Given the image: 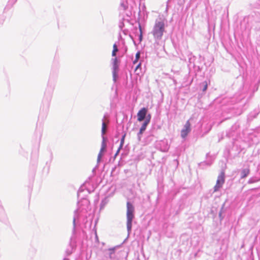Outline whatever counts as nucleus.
<instances>
[{
	"label": "nucleus",
	"mask_w": 260,
	"mask_h": 260,
	"mask_svg": "<svg viewBox=\"0 0 260 260\" xmlns=\"http://www.w3.org/2000/svg\"><path fill=\"white\" fill-rule=\"evenodd\" d=\"M127 211H126V218H127V229L128 231H130L132 227V221L134 217V207L133 205L129 202L126 203Z\"/></svg>",
	"instance_id": "f257e3e1"
},
{
	"label": "nucleus",
	"mask_w": 260,
	"mask_h": 260,
	"mask_svg": "<svg viewBox=\"0 0 260 260\" xmlns=\"http://www.w3.org/2000/svg\"><path fill=\"white\" fill-rule=\"evenodd\" d=\"M165 31V23L162 21L156 22L154 26L153 35L155 38L160 39Z\"/></svg>",
	"instance_id": "f03ea898"
},
{
	"label": "nucleus",
	"mask_w": 260,
	"mask_h": 260,
	"mask_svg": "<svg viewBox=\"0 0 260 260\" xmlns=\"http://www.w3.org/2000/svg\"><path fill=\"white\" fill-rule=\"evenodd\" d=\"M224 182V173L222 172L218 176L216 185L214 186V191H217L221 187Z\"/></svg>",
	"instance_id": "7ed1b4c3"
},
{
	"label": "nucleus",
	"mask_w": 260,
	"mask_h": 260,
	"mask_svg": "<svg viewBox=\"0 0 260 260\" xmlns=\"http://www.w3.org/2000/svg\"><path fill=\"white\" fill-rule=\"evenodd\" d=\"M190 122L188 120L187 121L184 125V128L181 132V136L183 138H185L190 132Z\"/></svg>",
	"instance_id": "20e7f679"
},
{
	"label": "nucleus",
	"mask_w": 260,
	"mask_h": 260,
	"mask_svg": "<svg viewBox=\"0 0 260 260\" xmlns=\"http://www.w3.org/2000/svg\"><path fill=\"white\" fill-rule=\"evenodd\" d=\"M148 110L146 108H143L139 110L137 113V120L139 121H142L145 119Z\"/></svg>",
	"instance_id": "39448f33"
},
{
	"label": "nucleus",
	"mask_w": 260,
	"mask_h": 260,
	"mask_svg": "<svg viewBox=\"0 0 260 260\" xmlns=\"http://www.w3.org/2000/svg\"><path fill=\"white\" fill-rule=\"evenodd\" d=\"M150 118H151L150 115H148V116L147 117V118H146V119L145 120V121L143 123L141 127L140 128V129L139 131L140 134H142L144 132V131H145V130L146 129L147 125L148 124V123L150 122Z\"/></svg>",
	"instance_id": "423d86ee"
},
{
	"label": "nucleus",
	"mask_w": 260,
	"mask_h": 260,
	"mask_svg": "<svg viewBox=\"0 0 260 260\" xmlns=\"http://www.w3.org/2000/svg\"><path fill=\"white\" fill-rule=\"evenodd\" d=\"M249 169H244L241 171V178H245L249 173Z\"/></svg>",
	"instance_id": "0eeeda50"
},
{
	"label": "nucleus",
	"mask_w": 260,
	"mask_h": 260,
	"mask_svg": "<svg viewBox=\"0 0 260 260\" xmlns=\"http://www.w3.org/2000/svg\"><path fill=\"white\" fill-rule=\"evenodd\" d=\"M125 136H126V134H124V135L122 136L121 139V142H120V146L116 153V155H117L118 153H119V150L122 148L123 147V144H124V139H125Z\"/></svg>",
	"instance_id": "6e6552de"
},
{
	"label": "nucleus",
	"mask_w": 260,
	"mask_h": 260,
	"mask_svg": "<svg viewBox=\"0 0 260 260\" xmlns=\"http://www.w3.org/2000/svg\"><path fill=\"white\" fill-rule=\"evenodd\" d=\"M106 149V143L104 140L102 143L101 148L100 152L103 153Z\"/></svg>",
	"instance_id": "1a4fd4ad"
},
{
	"label": "nucleus",
	"mask_w": 260,
	"mask_h": 260,
	"mask_svg": "<svg viewBox=\"0 0 260 260\" xmlns=\"http://www.w3.org/2000/svg\"><path fill=\"white\" fill-rule=\"evenodd\" d=\"M113 49L112 52V56H115L116 55V53L118 51V49L116 44L113 45Z\"/></svg>",
	"instance_id": "9d476101"
},
{
	"label": "nucleus",
	"mask_w": 260,
	"mask_h": 260,
	"mask_svg": "<svg viewBox=\"0 0 260 260\" xmlns=\"http://www.w3.org/2000/svg\"><path fill=\"white\" fill-rule=\"evenodd\" d=\"M140 53L139 52H138L136 53V58L133 61V63L134 64L138 62L139 59L140 58Z\"/></svg>",
	"instance_id": "9b49d317"
},
{
	"label": "nucleus",
	"mask_w": 260,
	"mask_h": 260,
	"mask_svg": "<svg viewBox=\"0 0 260 260\" xmlns=\"http://www.w3.org/2000/svg\"><path fill=\"white\" fill-rule=\"evenodd\" d=\"M106 128H107V126H106V124L105 122H103L102 132V134L103 135L105 134L106 133Z\"/></svg>",
	"instance_id": "f8f14e48"
},
{
	"label": "nucleus",
	"mask_w": 260,
	"mask_h": 260,
	"mask_svg": "<svg viewBox=\"0 0 260 260\" xmlns=\"http://www.w3.org/2000/svg\"><path fill=\"white\" fill-rule=\"evenodd\" d=\"M202 84L203 85V91H205L207 89L208 84L207 81H204Z\"/></svg>",
	"instance_id": "ddd939ff"
},
{
	"label": "nucleus",
	"mask_w": 260,
	"mask_h": 260,
	"mask_svg": "<svg viewBox=\"0 0 260 260\" xmlns=\"http://www.w3.org/2000/svg\"><path fill=\"white\" fill-rule=\"evenodd\" d=\"M103 153L99 152V153L98 154V158H97L98 162H100V160L101 159V158L103 156Z\"/></svg>",
	"instance_id": "4468645a"
},
{
	"label": "nucleus",
	"mask_w": 260,
	"mask_h": 260,
	"mask_svg": "<svg viewBox=\"0 0 260 260\" xmlns=\"http://www.w3.org/2000/svg\"><path fill=\"white\" fill-rule=\"evenodd\" d=\"M117 61V58H115L114 59V64H116V62Z\"/></svg>",
	"instance_id": "2eb2a0df"
},
{
	"label": "nucleus",
	"mask_w": 260,
	"mask_h": 260,
	"mask_svg": "<svg viewBox=\"0 0 260 260\" xmlns=\"http://www.w3.org/2000/svg\"><path fill=\"white\" fill-rule=\"evenodd\" d=\"M140 66H141L140 63L138 64L136 68V70H137L140 67Z\"/></svg>",
	"instance_id": "dca6fc26"
}]
</instances>
